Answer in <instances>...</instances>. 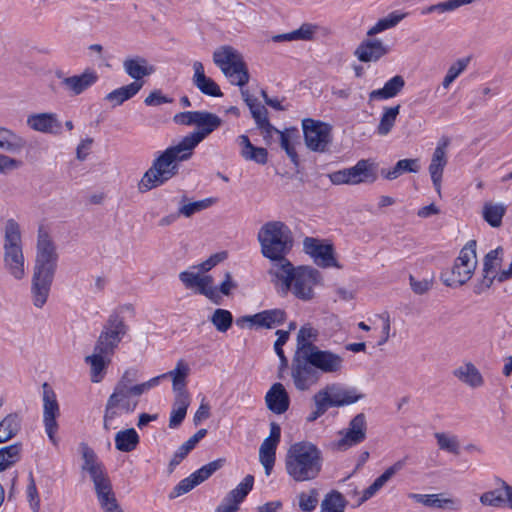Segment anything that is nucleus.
<instances>
[{
	"instance_id": "f257e3e1",
	"label": "nucleus",
	"mask_w": 512,
	"mask_h": 512,
	"mask_svg": "<svg viewBox=\"0 0 512 512\" xmlns=\"http://www.w3.org/2000/svg\"><path fill=\"white\" fill-rule=\"evenodd\" d=\"M257 239L262 255L272 262L269 274L287 279L292 263L286 256L294 244L290 228L281 221H269L261 226Z\"/></svg>"
},
{
	"instance_id": "f03ea898",
	"label": "nucleus",
	"mask_w": 512,
	"mask_h": 512,
	"mask_svg": "<svg viewBox=\"0 0 512 512\" xmlns=\"http://www.w3.org/2000/svg\"><path fill=\"white\" fill-rule=\"evenodd\" d=\"M58 254L48 234L40 233L37 241V252L31 282L33 305L42 308L49 297L55 272Z\"/></svg>"
},
{
	"instance_id": "7ed1b4c3",
	"label": "nucleus",
	"mask_w": 512,
	"mask_h": 512,
	"mask_svg": "<svg viewBox=\"0 0 512 512\" xmlns=\"http://www.w3.org/2000/svg\"><path fill=\"white\" fill-rule=\"evenodd\" d=\"M193 151L182 141L174 146L168 147L156 157L151 167L144 173L139 184L140 192H148L165 184L179 172L178 162L191 158Z\"/></svg>"
},
{
	"instance_id": "20e7f679",
	"label": "nucleus",
	"mask_w": 512,
	"mask_h": 512,
	"mask_svg": "<svg viewBox=\"0 0 512 512\" xmlns=\"http://www.w3.org/2000/svg\"><path fill=\"white\" fill-rule=\"evenodd\" d=\"M323 467L322 451L312 442L300 441L292 444L285 456V470L295 482L316 479Z\"/></svg>"
},
{
	"instance_id": "39448f33",
	"label": "nucleus",
	"mask_w": 512,
	"mask_h": 512,
	"mask_svg": "<svg viewBox=\"0 0 512 512\" xmlns=\"http://www.w3.org/2000/svg\"><path fill=\"white\" fill-rule=\"evenodd\" d=\"M3 267L15 280H22L26 276L25 257L22 249V240L19 224L9 219L5 224L3 244Z\"/></svg>"
},
{
	"instance_id": "423d86ee",
	"label": "nucleus",
	"mask_w": 512,
	"mask_h": 512,
	"mask_svg": "<svg viewBox=\"0 0 512 512\" xmlns=\"http://www.w3.org/2000/svg\"><path fill=\"white\" fill-rule=\"evenodd\" d=\"M476 240H470L461 249L454 265L441 273V280L448 287H459L467 283L477 267Z\"/></svg>"
},
{
	"instance_id": "0eeeda50",
	"label": "nucleus",
	"mask_w": 512,
	"mask_h": 512,
	"mask_svg": "<svg viewBox=\"0 0 512 512\" xmlns=\"http://www.w3.org/2000/svg\"><path fill=\"white\" fill-rule=\"evenodd\" d=\"M280 280L286 291L292 290L293 294L303 301H309L314 297L313 287L322 280L320 272L310 266H299L289 270L287 279L281 276H274Z\"/></svg>"
},
{
	"instance_id": "6e6552de",
	"label": "nucleus",
	"mask_w": 512,
	"mask_h": 512,
	"mask_svg": "<svg viewBox=\"0 0 512 512\" xmlns=\"http://www.w3.org/2000/svg\"><path fill=\"white\" fill-rule=\"evenodd\" d=\"M377 178V164L371 159H361L353 167L329 174L330 181L335 185L371 184L374 183Z\"/></svg>"
},
{
	"instance_id": "1a4fd4ad",
	"label": "nucleus",
	"mask_w": 512,
	"mask_h": 512,
	"mask_svg": "<svg viewBox=\"0 0 512 512\" xmlns=\"http://www.w3.org/2000/svg\"><path fill=\"white\" fill-rule=\"evenodd\" d=\"M127 332L123 317L114 312L109 315L96 341L94 351L113 355Z\"/></svg>"
},
{
	"instance_id": "9d476101",
	"label": "nucleus",
	"mask_w": 512,
	"mask_h": 512,
	"mask_svg": "<svg viewBox=\"0 0 512 512\" xmlns=\"http://www.w3.org/2000/svg\"><path fill=\"white\" fill-rule=\"evenodd\" d=\"M302 129L306 146L315 152H326L332 141V128L322 121L306 118L302 120Z\"/></svg>"
},
{
	"instance_id": "9b49d317",
	"label": "nucleus",
	"mask_w": 512,
	"mask_h": 512,
	"mask_svg": "<svg viewBox=\"0 0 512 512\" xmlns=\"http://www.w3.org/2000/svg\"><path fill=\"white\" fill-rule=\"evenodd\" d=\"M309 359L308 354H295L292 360L291 376L295 387L300 391L310 389L321 377Z\"/></svg>"
},
{
	"instance_id": "f8f14e48",
	"label": "nucleus",
	"mask_w": 512,
	"mask_h": 512,
	"mask_svg": "<svg viewBox=\"0 0 512 512\" xmlns=\"http://www.w3.org/2000/svg\"><path fill=\"white\" fill-rule=\"evenodd\" d=\"M222 120L216 114L207 111H198L196 126L198 130L191 132L182 138V142L187 145L192 151L197 145L204 140L214 130L219 128Z\"/></svg>"
},
{
	"instance_id": "ddd939ff",
	"label": "nucleus",
	"mask_w": 512,
	"mask_h": 512,
	"mask_svg": "<svg viewBox=\"0 0 512 512\" xmlns=\"http://www.w3.org/2000/svg\"><path fill=\"white\" fill-rule=\"evenodd\" d=\"M60 415V409L56 400L54 391L47 383L43 384V421L45 431L49 440L56 445V433L58 431L57 417Z\"/></svg>"
},
{
	"instance_id": "4468645a",
	"label": "nucleus",
	"mask_w": 512,
	"mask_h": 512,
	"mask_svg": "<svg viewBox=\"0 0 512 512\" xmlns=\"http://www.w3.org/2000/svg\"><path fill=\"white\" fill-rule=\"evenodd\" d=\"M281 438L280 426L272 422L270 424V434L264 439L259 448V461L265 469V474L269 476L273 470L276 461V450Z\"/></svg>"
},
{
	"instance_id": "2eb2a0df",
	"label": "nucleus",
	"mask_w": 512,
	"mask_h": 512,
	"mask_svg": "<svg viewBox=\"0 0 512 512\" xmlns=\"http://www.w3.org/2000/svg\"><path fill=\"white\" fill-rule=\"evenodd\" d=\"M304 251L309 254L314 262L323 268L339 267L334 258V248L332 244H323L318 239L306 237L303 241Z\"/></svg>"
},
{
	"instance_id": "dca6fc26",
	"label": "nucleus",
	"mask_w": 512,
	"mask_h": 512,
	"mask_svg": "<svg viewBox=\"0 0 512 512\" xmlns=\"http://www.w3.org/2000/svg\"><path fill=\"white\" fill-rule=\"evenodd\" d=\"M367 422L363 413L357 414L349 423L348 428L341 432V439L337 442L339 450H346L362 443L366 439Z\"/></svg>"
},
{
	"instance_id": "f3484780",
	"label": "nucleus",
	"mask_w": 512,
	"mask_h": 512,
	"mask_svg": "<svg viewBox=\"0 0 512 512\" xmlns=\"http://www.w3.org/2000/svg\"><path fill=\"white\" fill-rule=\"evenodd\" d=\"M308 355L310 356V363H312V365L317 368L320 374L340 373L343 368L344 360L342 356L330 350H321L319 347H317Z\"/></svg>"
},
{
	"instance_id": "a211bd4d",
	"label": "nucleus",
	"mask_w": 512,
	"mask_h": 512,
	"mask_svg": "<svg viewBox=\"0 0 512 512\" xmlns=\"http://www.w3.org/2000/svg\"><path fill=\"white\" fill-rule=\"evenodd\" d=\"M389 50L390 48L381 40L368 37V39L363 40L359 44L354 51V55L360 62H376L380 60L381 57L388 54Z\"/></svg>"
},
{
	"instance_id": "6ab92c4d",
	"label": "nucleus",
	"mask_w": 512,
	"mask_h": 512,
	"mask_svg": "<svg viewBox=\"0 0 512 512\" xmlns=\"http://www.w3.org/2000/svg\"><path fill=\"white\" fill-rule=\"evenodd\" d=\"M98 80V74L92 69H86L82 74L63 78L61 85L73 95H80L94 85Z\"/></svg>"
},
{
	"instance_id": "aec40b11",
	"label": "nucleus",
	"mask_w": 512,
	"mask_h": 512,
	"mask_svg": "<svg viewBox=\"0 0 512 512\" xmlns=\"http://www.w3.org/2000/svg\"><path fill=\"white\" fill-rule=\"evenodd\" d=\"M27 125L42 133H49L54 135L61 134L62 125L54 113H39L30 115L27 118Z\"/></svg>"
},
{
	"instance_id": "412c9836",
	"label": "nucleus",
	"mask_w": 512,
	"mask_h": 512,
	"mask_svg": "<svg viewBox=\"0 0 512 512\" xmlns=\"http://www.w3.org/2000/svg\"><path fill=\"white\" fill-rule=\"evenodd\" d=\"M442 494H418L410 493L408 497L417 503L423 504L426 507H433L438 509L460 510L462 503L459 499L455 498H440Z\"/></svg>"
},
{
	"instance_id": "4be33fe9",
	"label": "nucleus",
	"mask_w": 512,
	"mask_h": 512,
	"mask_svg": "<svg viewBox=\"0 0 512 512\" xmlns=\"http://www.w3.org/2000/svg\"><path fill=\"white\" fill-rule=\"evenodd\" d=\"M319 31V25L305 22L296 30L272 36L271 40L275 43L285 41H314Z\"/></svg>"
},
{
	"instance_id": "5701e85b",
	"label": "nucleus",
	"mask_w": 512,
	"mask_h": 512,
	"mask_svg": "<svg viewBox=\"0 0 512 512\" xmlns=\"http://www.w3.org/2000/svg\"><path fill=\"white\" fill-rule=\"evenodd\" d=\"M268 409L275 414L285 413L290 404L287 391L281 383H275L271 386L265 396Z\"/></svg>"
},
{
	"instance_id": "b1692460",
	"label": "nucleus",
	"mask_w": 512,
	"mask_h": 512,
	"mask_svg": "<svg viewBox=\"0 0 512 512\" xmlns=\"http://www.w3.org/2000/svg\"><path fill=\"white\" fill-rule=\"evenodd\" d=\"M448 145V141H445L443 144H439L434 150L431 163L429 165V173L431 175V179L435 190L440 194L441 191V181L444 168L447 164L446 157V146Z\"/></svg>"
},
{
	"instance_id": "393cba45",
	"label": "nucleus",
	"mask_w": 512,
	"mask_h": 512,
	"mask_svg": "<svg viewBox=\"0 0 512 512\" xmlns=\"http://www.w3.org/2000/svg\"><path fill=\"white\" fill-rule=\"evenodd\" d=\"M407 459L408 456L396 461L379 477H377L374 482L364 490L361 502H364L373 497L397 472L401 471L405 467Z\"/></svg>"
},
{
	"instance_id": "a878e982",
	"label": "nucleus",
	"mask_w": 512,
	"mask_h": 512,
	"mask_svg": "<svg viewBox=\"0 0 512 512\" xmlns=\"http://www.w3.org/2000/svg\"><path fill=\"white\" fill-rule=\"evenodd\" d=\"M240 146V155L247 161H254L257 164L264 165L268 161V151L263 147L254 146L247 135H240L237 138Z\"/></svg>"
},
{
	"instance_id": "bb28decb",
	"label": "nucleus",
	"mask_w": 512,
	"mask_h": 512,
	"mask_svg": "<svg viewBox=\"0 0 512 512\" xmlns=\"http://www.w3.org/2000/svg\"><path fill=\"white\" fill-rule=\"evenodd\" d=\"M453 375L471 388H479L484 384L482 374L472 362H467L456 368Z\"/></svg>"
},
{
	"instance_id": "cd10ccee",
	"label": "nucleus",
	"mask_w": 512,
	"mask_h": 512,
	"mask_svg": "<svg viewBox=\"0 0 512 512\" xmlns=\"http://www.w3.org/2000/svg\"><path fill=\"white\" fill-rule=\"evenodd\" d=\"M255 317L257 328L272 329L282 325L286 321L287 314L283 309L275 308L256 313Z\"/></svg>"
},
{
	"instance_id": "c85d7f7f",
	"label": "nucleus",
	"mask_w": 512,
	"mask_h": 512,
	"mask_svg": "<svg viewBox=\"0 0 512 512\" xmlns=\"http://www.w3.org/2000/svg\"><path fill=\"white\" fill-rule=\"evenodd\" d=\"M207 434L206 429L198 430L192 437L183 443L178 450L174 453L169 463V472H173L175 467L178 466L183 459L192 451L198 442L203 439Z\"/></svg>"
},
{
	"instance_id": "c756f323",
	"label": "nucleus",
	"mask_w": 512,
	"mask_h": 512,
	"mask_svg": "<svg viewBox=\"0 0 512 512\" xmlns=\"http://www.w3.org/2000/svg\"><path fill=\"white\" fill-rule=\"evenodd\" d=\"M80 452L83 459L82 471L89 473L90 478L106 470L103 463L99 461L95 451L86 443L80 444Z\"/></svg>"
},
{
	"instance_id": "7c9ffc66",
	"label": "nucleus",
	"mask_w": 512,
	"mask_h": 512,
	"mask_svg": "<svg viewBox=\"0 0 512 512\" xmlns=\"http://www.w3.org/2000/svg\"><path fill=\"white\" fill-rule=\"evenodd\" d=\"M404 86V78L400 75H396L388 80L381 89L373 90L370 92L369 98L370 100L393 98L398 95Z\"/></svg>"
},
{
	"instance_id": "2f4dec72",
	"label": "nucleus",
	"mask_w": 512,
	"mask_h": 512,
	"mask_svg": "<svg viewBox=\"0 0 512 512\" xmlns=\"http://www.w3.org/2000/svg\"><path fill=\"white\" fill-rule=\"evenodd\" d=\"M22 417L19 413L8 414L0 422V443H5L14 438L21 429Z\"/></svg>"
},
{
	"instance_id": "473e14b6",
	"label": "nucleus",
	"mask_w": 512,
	"mask_h": 512,
	"mask_svg": "<svg viewBox=\"0 0 512 512\" xmlns=\"http://www.w3.org/2000/svg\"><path fill=\"white\" fill-rule=\"evenodd\" d=\"M111 354L95 352L94 354L87 356L85 362L91 366V380L94 383H98L102 380L104 371L110 363Z\"/></svg>"
},
{
	"instance_id": "72a5a7b5",
	"label": "nucleus",
	"mask_w": 512,
	"mask_h": 512,
	"mask_svg": "<svg viewBox=\"0 0 512 512\" xmlns=\"http://www.w3.org/2000/svg\"><path fill=\"white\" fill-rule=\"evenodd\" d=\"M108 400H113L114 405L125 414L132 413L138 404V400L135 399L132 392L124 390L122 387H115Z\"/></svg>"
},
{
	"instance_id": "f704fd0d",
	"label": "nucleus",
	"mask_w": 512,
	"mask_h": 512,
	"mask_svg": "<svg viewBox=\"0 0 512 512\" xmlns=\"http://www.w3.org/2000/svg\"><path fill=\"white\" fill-rule=\"evenodd\" d=\"M318 331L309 325L302 326L297 335V350L295 354H309L314 351L317 346L313 341L317 339Z\"/></svg>"
},
{
	"instance_id": "c9c22d12",
	"label": "nucleus",
	"mask_w": 512,
	"mask_h": 512,
	"mask_svg": "<svg viewBox=\"0 0 512 512\" xmlns=\"http://www.w3.org/2000/svg\"><path fill=\"white\" fill-rule=\"evenodd\" d=\"M193 82L206 95L213 97L222 96L219 86L211 78L206 77L204 66H196Z\"/></svg>"
},
{
	"instance_id": "e433bc0d",
	"label": "nucleus",
	"mask_w": 512,
	"mask_h": 512,
	"mask_svg": "<svg viewBox=\"0 0 512 512\" xmlns=\"http://www.w3.org/2000/svg\"><path fill=\"white\" fill-rule=\"evenodd\" d=\"M406 16L407 13L400 11H393L389 13L386 17L379 19L375 25L369 28L366 33L367 37H374L385 30L396 27Z\"/></svg>"
},
{
	"instance_id": "4c0bfd02",
	"label": "nucleus",
	"mask_w": 512,
	"mask_h": 512,
	"mask_svg": "<svg viewBox=\"0 0 512 512\" xmlns=\"http://www.w3.org/2000/svg\"><path fill=\"white\" fill-rule=\"evenodd\" d=\"M406 16L407 13L400 11H393L389 13L386 17L379 19L375 25L369 28L366 33L367 37H374L385 30L396 27Z\"/></svg>"
},
{
	"instance_id": "58836bf2",
	"label": "nucleus",
	"mask_w": 512,
	"mask_h": 512,
	"mask_svg": "<svg viewBox=\"0 0 512 512\" xmlns=\"http://www.w3.org/2000/svg\"><path fill=\"white\" fill-rule=\"evenodd\" d=\"M420 170L418 159H402L390 170L382 169L381 174L387 180H394L404 173H417Z\"/></svg>"
},
{
	"instance_id": "ea45409f",
	"label": "nucleus",
	"mask_w": 512,
	"mask_h": 512,
	"mask_svg": "<svg viewBox=\"0 0 512 512\" xmlns=\"http://www.w3.org/2000/svg\"><path fill=\"white\" fill-rule=\"evenodd\" d=\"M26 146V140L12 130L0 127V149L8 152H19Z\"/></svg>"
},
{
	"instance_id": "a19ab883",
	"label": "nucleus",
	"mask_w": 512,
	"mask_h": 512,
	"mask_svg": "<svg viewBox=\"0 0 512 512\" xmlns=\"http://www.w3.org/2000/svg\"><path fill=\"white\" fill-rule=\"evenodd\" d=\"M140 441L134 428L119 431L115 435V447L121 452H131L136 449Z\"/></svg>"
},
{
	"instance_id": "79ce46f5",
	"label": "nucleus",
	"mask_w": 512,
	"mask_h": 512,
	"mask_svg": "<svg viewBox=\"0 0 512 512\" xmlns=\"http://www.w3.org/2000/svg\"><path fill=\"white\" fill-rule=\"evenodd\" d=\"M214 64H245L242 54L232 46L224 45L213 53Z\"/></svg>"
},
{
	"instance_id": "37998d69",
	"label": "nucleus",
	"mask_w": 512,
	"mask_h": 512,
	"mask_svg": "<svg viewBox=\"0 0 512 512\" xmlns=\"http://www.w3.org/2000/svg\"><path fill=\"white\" fill-rule=\"evenodd\" d=\"M138 92V83H130L108 93L105 96V100L112 103V107H117L122 105L125 101L133 98Z\"/></svg>"
},
{
	"instance_id": "c03bdc74",
	"label": "nucleus",
	"mask_w": 512,
	"mask_h": 512,
	"mask_svg": "<svg viewBox=\"0 0 512 512\" xmlns=\"http://www.w3.org/2000/svg\"><path fill=\"white\" fill-rule=\"evenodd\" d=\"M273 133L279 134L281 148L285 150L288 157L297 166L299 164V158L293 146V140L297 138L298 130L286 129L285 131H280L277 129V131H273Z\"/></svg>"
},
{
	"instance_id": "a18cd8bd",
	"label": "nucleus",
	"mask_w": 512,
	"mask_h": 512,
	"mask_svg": "<svg viewBox=\"0 0 512 512\" xmlns=\"http://www.w3.org/2000/svg\"><path fill=\"white\" fill-rule=\"evenodd\" d=\"M213 203L214 199L212 198H206L195 202H188V198L183 196L179 202L180 206L178 208V212L180 216L189 218L195 213L209 208Z\"/></svg>"
},
{
	"instance_id": "49530a36",
	"label": "nucleus",
	"mask_w": 512,
	"mask_h": 512,
	"mask_svg": "<svg viewBox=\"0 0 512 512\" xmlns=\"http://www.w3.org/2000/svg\"><path fill=\"white\" fill-rule=\"evenodd\" d=\"M250 111L259 129L262 130L264 137L271 136L273 131H277L268 119L267 109L261 105H250Z\"/></svg>"
},
{
	"instance_id": "de8ad7c7",
	"label": "nucleus",
	"mask_w": 512,
	"mask_h": 512,
	"mask_svg": "<svg viewBox=\"0 0 512 512\" xmlns=\"http://www.w3.org/2000/svg\"><path fill=\"white\" fill-rule=\"evenodd\" d=\"M506 213V207L503 204H493L487 202L483 206V218L492 227H499Z\"/></svg>"
},
{
	"instance_id": "09e8293b",
	"label": "nucleus",
	"mask_w": 512,
	"mask_h": 512,
	"mask_svg": "<svg viewBox=\"0 0 512 512\" xmlns=\"http://www.w3.org/2000/svg\"><path fill=\"white\" fill-rule=\"evenodd\" d=\"M222 72L232 85L243 87L249 81L247 66H221Z\"/></svg>"
},
{
	"instance_id": "8fccbe9b",
	"label": "nucleus",
	"mask_w": 512,
	"mask_h": 512,
	"mask_svg": "<svg viewBox=\"0 0 512 512\" xmlns=\"http://www.w3.org/2000/svg\"><path fill=\"white\" fill-rule=\"evenodd\" d=\"M400 112V105L393 107H385L381 116L379 125L377 127V133L379 135H387L395 125L396 119Z\"/></svg>"
},
{
	"instance_id": "3c124183",
	"label": "nucleus",
	"mask_w": 512,
	"mask_h": 512,
	"mask_svg": "<svg viewBox=\"0 0 512 512\" xmlns=\"http://www.w3.org/2000/svg\"><path fill=\"white\" fill-rule=\"evenodd\" d=\"M346 500L338 491H331L325 495L321 503L320 512H344Z\"/></svg>"
},
{
	"instance_id": "603ef678",
	"label": "nucleus",
	"mask_w": 512,
	"mask_h": 512,
	"mask_svg": "<svg viewBox=\"0 0 512 512\" xmlns=\"http://www.w3.org/2000/svg\"><path fill=\"white\" fill-rule=\"evenodd\" d=\"M189 373V366L183 361L179 360L175 369L162 374V379L166 377H171L173 380V389L174 390H182L185 389L186 386V377Z\"/></svg>"
},
{
	"instance_id": "864d4df0",
	"label": "nucleus",
	"mask_w": 512,
	"mask_h": 512,
	"mask_svg": "<svg viewBox=\"0 0 512 512\" xmlns=\"http://www.w3.org/2000/svg\"><path fill=\"white\" fill-rule=\"evenodd\" d=\"M327 387L333 400L343 401V406L355 403L363 397V395L357 394L355 389H344L336 384L327 385Z\"/></svg>"
},
{
	"instance_id": "5fc2aeb1",
	"label": "nucleus",
	"mask_w": 512,
	"mask_h": 512,
	"mask_svg": "<svg viewBox=\"0 0 512 512\" xmlns=\"http://www.w3.org/2000/svg\"><path fill=\"white\" fill-rule=\"evenodd\" d=\"M20 444L0 448V472L8 469L20 459Z\"/></svg>"
},
{
	"instance_id": "6e6d98bb",
	"label": "nucleus",
	"mask_w": 512,
	"mask_h": 512,
	"mask_svg": "<svg viewBox=\"0 0 512 512\" xmlns=\"http://www.w3.org/2000/svg\"><path fill=\"white\" fill-rule=\"evenodd\" d=\"M313 401L316 408L323 414H325L330 407H341L344 403L343 401H334L327 386L319 390L313 396Z\"/></svg>"
},
{
	"instance_id": "4d7b16f0",
	"label": "nucleus",
	"mask_w": 512,
	"mask_h": 512,
	"mask_svg": "<svg viewBox=\"0 0 512 512\" xmlns=\"http://www.w3.org/2000/svg\"><path fill=\"white\" fill-rule=\"evenodd\" d=\"M210 321L217 331L224 333L231 328L233 315L229 310L218 308L213 312Z\"/></svg>"
},
{
	"instance_id": "13d9d810",
	"label": "nucleus",
	"mask_w": 512,
	"mask_h": 512,
	"mask_svg": "<svg viewBox=\"0 0 512 512\" xmlns=\"http://www.w3.org/2000/svg\"><path fill=\"white\" fill-rule=\"evenodd\" d=\"M504 249L499 246L489 251L483 258V273H495L503 262Z\"/></svg>"
},
{
	"instance_id": "bf43d9fd",
	"label": "nucleus",
	"mask_w": 512,
	"mask_h": 512,
	"mask_svg": "<svg viewBox=\"0 0 512 512\" xmlns=\"http://www.w3.org/2000/svg\"><path fill=\"white\" fill-rule=\"evenodd\" d=\"M224 459L214 460L191 474L197 485L207 480L213 473L219 470L224 465Z\"/></svg>"
},
{
	"instance_id": "052dcab7",
	"label": "nucleus",
	"mask_w": 512,
	"mask_h": 512,
	"mask_svg": "<svg viewBox=\"0 0 512 512\" xmlns=\"http://www.w3.org/2000/svg\"><path fill=\"white\" fill-rule=\"evenodd\" d=\"M437 444L441 450L458 455L460 453V444L457 436L446 433H435Z\"/></svg>"
},
{
	"instance_id": "680f3d73",
	"label": "nucleus",
	"mask_w": 512,
	"mask_h": 512,
	"mask_svg": "<svg viewBox=\"0 0 512 512\" xmlns=\"http://www.w3.org/2000/svg\"><path fill=\"white\" fill-rule=\"evenodd\" d=\"M125 71L134 79L133 83H138L140 91L144 85L143 78L153 74L155 69L154 66H125Z\"/></svg>"
},
{
	"instance_id": "e2e57ef3",
	"label": "nucleus",
	"mask_w": 512,
	"mask_h": 512,
	"mask_svg": "<svg viewBox=\"0 0 512 512\" xmlns=\"http://www.w3.org/2000/svg\"><path fill=\"white\" fill-rule=\"evenodd\" d=\"M200 294L206 296L216 304L220 303V295L217 287H213V278L210 275L200 276Z\"/></svg>"
},
{
	"instance_id": "0e129e2a",
	"label": "nucleus",
	"mask_w": 512,
	"mask_h": 512,
	"mask_svg": "<svg viewBox=\"0 0 512 512\" xmlns=\"http://www.w3.org/2000/svg\"><path fill=\"white\" fill-rule=\"evenodd\" d=\"M480 502L483 505L500 507L506 502L504 489H495L483 493L480 496Z\"/></svg>"
},
{
	"instance_id": "69168bd1",
	"label": "nucleus",
	"mask_w": 512,
	"mask_h": 512,
	"mask_svg": "<svg viewBox=\"0 0 512 512\" xmlns=\"http://www.w3.org/2000/svg\"><path fill=\"white\" fill-rule=\"evenodd\" d=\"M96 496L104 512H123L117 502L113 490H111L110 492L100 493Z\"/></svg>"
},
{
	"instance_id": "338daca9",
	"label": "nucleus",
	"mask_w": 512,
	"mask_h": 512,
	"mask_svg": "<svg viewBox=\"0 0 512 512\" xmlns=\"http://www.w3.org/2000/svg\"><path fill=\"white\" fill-rule=\"evenodd\" d=\"M299 508L304 512H312L318 504V491L311 489L309 494L302 492L298 496Z\"/></svg>"
},
{
	"instance_id": "774afa93",
	"label": "nucleus",
	"mask_w": 512,
	"mask_h": 512,
	"mask_svg": "<svg viewBox=\"0 0 512 512\" xmlns=\"http://www.w3.org/2000/svg\"><path fill=\"white\" fill-rule=\"evenodd\" d=\"M91 480L94 484V490L96 495L104 492H110L111 490H113L112 483L106 470L100 472L94 477H91Z\"/></svg>"
}]
</instances>
